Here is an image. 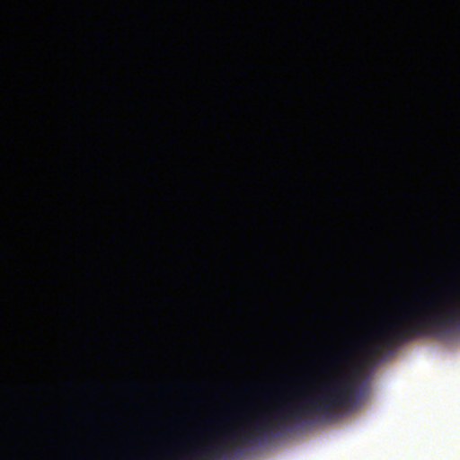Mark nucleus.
I'll use <instances>...</instances> for the list:
<instances>
[{
  "label": "nucleus",
  "mask_w": 460,
  "mask_h": 460,
  "mask_svg": "<svg viewBox=\"0 0 460 460\" xmlns=\"http://www.w3.org/2000/svg\"><path fill=\"white\" fill-rule=\"evenodd\" d=\"M322 392L288 406H279L272 414L261 413L252 420L248 429L236 433L233 430L223 433L233 443L235 450L240 445H249L266 438L272 430L293 422L305 421L313 415L328 417L349 407L353 402L355 381L347 375L330 378L322 386Z\"/></svg>",
  "instance_id": "f257e3e1"
},
{
  "label": "nucleus",
  "mask_w": 460,
  "mask_h": 460,
  "mask_svg": "<svg viewBox=\"0 0 460 460\" xmlns=\"http://www.w3.org/2000/svg\"><path fill=\"white\" fill-rule=\"evenodd\" d=\"M447 296L433 293L430 298L416 296L417 304L404 305V325L390 326L385 335V347H393L416 337H443L460 329V305L442 311Z\"/></svg>",
  "instance_id": "f03ea898"
},
{
  "label": "nucleus",
  "mask_w": 460,
  "mask_h": 460,
  "mask_svg": "<svg viewBox=\"0 0 460 460\" xmlns=\"http://www.w3.org/2000/svg\"><path fill=\"white\" fill-rule=\"evenodd\" d=\"M353 351L354 347L349 344L345 349L337 352L330 358L331 365L334 367L338 373H341L340 367L346 366L351 361Z\"/></svg>",
  "instance_id": "7ed1b4c3"
},
{
  "label": "nucleus",
  "mask_w": 460,
  "mask_h": 460,
  "mask_svg": "<svg viewBox=\"0 0 460 460\" xmlns=\"http://www.w3.org/2000/svg\"><path fill=\"white\" fill-rule=\"evenodd\" d=\"M368 352L371 353V354H375V355L381 354V352H382V345L380 343H376V344L372 345L369 348Z\"/></svg>",
  "instance_id": "20e7f679"
}]
</instances>
